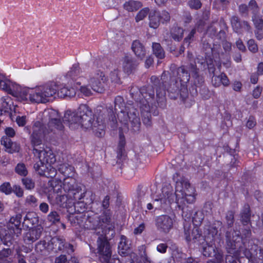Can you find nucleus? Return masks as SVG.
Wrapping results in <instances>:
<instances>
[{"mask_svg":"<svg viewBox=\"0 0 263 263\" xmlns=\"http://www.w3.org/2000/svg\"><path fill=\"white\" fill-rule=\"evenodd\" d=\"M196 196L195 189L187 179L181 178L176 181L175 192L171 184L163 185L161 193L147 204L146 209L154 211L161 209H166L175 202L179 208L183 210L187 204L195 202Z\"/></svg>","mask_w":263,"mask_h":263,"instance_id":"nucleus-1","label":"nucleus"},{"mask_svg":"<svg viewBox=\"0 0 263 263\" xmlns=\"http://www.w3.org/2000/svg\"><path fill=\"white\" fill-rule=\"evenodd\" d=\"M54 84L39 85L34 88L22 87L0 72V89L16 97L19 101L31 103H44L56 92Z\"/></svg>","mask_w":263,"mask_h":263,"instance_id":"nucleus-2","label":"nucleus"},{"mask_svg":"<svg viewBox=\"0 0 263 263\" xmlns=\"http://www.w3.org/2000/svg\"><path fill=\"white\" fill-rule=\"evenodd\" d=\"M63 121L72 129L79 127L85 130H92L99 137L105 134V124L99 119L95 121L91 109L86 105H81L76 112L67 111L64 116Z\"/></svg>","mask_w":263,"mask_h":263,"instance_id":"nucleus-3","label":"nucleus"},{"mask_svg":"<svg viewBox=\"0 0 263 263\" xmlns=\"http://www.w3.org/2000/svg\"><path fill=\"white\" fill-rule=\"evenodd\" d=\"M232 238L231 248L234 250V254L236 256H240L243 254L249 258L255 253L257 246L253 243L252 240H249L248 243L243 241L242 245L240 243L242 242V239L240 236L239 232H234Z\"/></svg>","mask_w":263,"mask_h":263,"instance_id":"nucleus-4","label":"nucleus"},{"mask_svg":"<svg viewBox=\"0 0 263 263\" xmlns=\"http://www.w3.org/2000/svg\"><path fill=\"white\" fill-rule=\"evenodd\" d=\"M43 122L48 121V126L49 130L54 133L62 131L64 126L60 120L58 112L53 109H47L42 113Z\"/></svg>","mask_w":263,"mask_h":263,"instance_id":"nucleus-5","label":"nucleus"},{"mask_svg":"<svg viewBox=\"0 0 263 263\" xmlns=\"http://www.w3.org/2000/svg\"><path fill=\"white\" fill-rule=\"evenodd\" d=\"M100 235L97 240V253L102 263H111L110 261L111 251L106 235H102L100 231H97Z\"/></svg>","mask_w":263,"mask_h":263,"instance_id":"nucleus-6","label":"nucleus"},{"mask_svg":"<svg viewBox=\"0 0 263 263\" xmlns=\"http://www.w3.org/2000/svg\"><path fill=\"white\" fill-rule=\"evenodd\" d=\"M87 81L92 90L101 93L107 85L108 79L102 71L96 70L90 73Z\"/></svg>","mask_w":263,"mask_h":263,"instance_id":"nucleus-7","label":"nucleus"},{"mask_svg":"<svg viewBox=\"0 0 263 263\" xmlns=\"http://www.w3.org/2000/svg\"><path fill=\"white\" fill-rule=\"evenodd\" d=\"M21 218L20 214H17L10 219L7 224L9 234H6L3 238H1L2 241L5 245H8V243L11 241L13 235L18 236L21 234L22 231V229L20 228Z\"/></svg>","mask_w":263,"mask_h":263,"instance_id":"nucleus-8","label":"nucleus"},{"mask_svg":"<svg viewBox=\"0 0 263 263\" xmlns=\"http://www.w3.org/2000/svg\"><path fill=\"white\" fill-rule=\"evenodd\" d=\"M44 123L42 121L41 122L37 121L33 124L31 141L33 148L40 146L42 144L43 140L46 134L51 132L49 128L45 129L43 126Z\"/></svg>","mask_w":263,"mask_h":263,"instance_id":"nucleus-9","label":"nucleus"},{"mask_svg":"<svg viewBox=\"0 0 263 263\" xmlns=\"http://www.w3.org/2000/svg\"><path fill=\"white\" fill-rule=\"evenodd\" d=\"M33 153L37 156L40 160V165L47 164H54L56 161L55 157L52 151L48 147H35L33 148Z\"/></svg>","mask_w":263,"mask_h":263,"instance_id":"nucleus-10","label":"nucleus"},{"mask_svg":"<svg viewBox=\"0 0 263 263\" xmlns=\"http://www.w3.org/2000/svg\"><path fill=\"white\" fill-rule=\"evenodd\" d=\"M149 26L151 28H157L160 23H164L170 20V15L168 12L164 10L161 12L152 11L148 15Z\"/></svg>","mask_w":263,"mask_h":263,"instance_id":"nucleus-11","label":"nucleus"},{"mask_svg":"<svg viewBox=\"0 0 263 263\" xmlns=\"http://www.w3.org/2000/svg\"><path fill=\"white\" fill-rule=\"evenodd\" d=\"M80 73L79 65L78 64H73L65 76L68 84L70 85L76 84L77 85L84 84L86 79L83 77H79Z\"/></svg>","mask_w":263,"mask_h":263,"instance_id":"nucleus-12","label":"nucleus"},{"mask_svg":"<svg viewBox=\"0 0 263 263\" xmlns=\"http://www.w3.org/2000/svg\"><path fill=\"white\" fill-rule=\"evenodd\" d=\"M63 189L65 192L68 193L69 197L72 199H80L79 196H77L79 191H81L80 187L76 184V180L73 178H66L64 179Z\"/></svg>","mask_w":263,"mask_h":263,"instance_id":"nucleus-13","label":"nucleus"},{"mask_svg":"<svg viewBox=\"0 0 263 263\" xmlns=\"http://www.w3.org/2000/svg\"><path fill=\"white\" fill-rule=\"evenodd\" d=\"M156 225L159 230L167 233L173 227V220L167 215H162L156 218Z\"/></svg>","mask_w":263,"mask_h":263,"instance_id":"nucleus-14","label":"nucleus"},{"mask_svg":"<svg viewBox=\"0 0 263 263\" xmlns=\"http://www.w3.org/2000/svg\"><path fill=\"white\" fill-rule=\"evenodd\" d=\"M112 230V225L110 223V217L109 214H105L102 216L101 221L99 222L98 228L96 229V233L97 231H100L102 235H106L107 232Z\"/></svg>","mask_w":263,"mask_h":263,"instance_id":"nucleus-15","label":"nucleus"},{"mask_svg":"<svg viewBox=\"0 0 263 263\" xmlns=\"http://www.w3.org/2000/svg\"><path fill=\"white\" fill-rule=\"evenodd\" d=\"M51 84H54L55 85V88H56V92L52 96H51L49 100L47 101V102L49 101L55 95H56L57 93H58V95L59 97L60 98H66V97H69V98H71V97H73L74 96H75L76 94V89L73 88V87H63L62 88H60V89L58 91V87L57 86V84L54 83V82H51V83H47V84H44V85H50ZM46 102H45V103H46ZM45 103V102L44 103Z\"/></svg>","mask_w":263,"mask_h":263,"instance_id":"nucleus-16","label":"nucleus"},{"mask_svg":"<svg viewBox=\"0 0 263 263\" xmlns=\"http://www.w3.org/2000/svg\"><path fill=\"white\" fill-rule=\"evenodd\" d=\"M52 164H47L40 165L39 163H36L34 167L36 171L41 175L48 176L50 177H54L57 174V171L51 165Z\"/></svg>","mask_w":263,"mask_h":263,"instance_id":"nucleus-17","label":"nucleus"},{"mask_svg":"<svg viewBox=\"0 0 263 263\" xmlns=\"http://www.w3.org/2000/svg\"><path fill=\"white\" fill-rule=\"evenodd\" d=\"M172 76L174 77L177 76L183 87H186V84L189 81L190 76L183 67L172 70Z\"/></svg>","mask_w":263,"mask_h":263,"instance_id":"nucleus-18","label":"nucleus"},{"mask_svg":"<svg viewBox=\"0 0 263 263\" xmlns=\"http://www.w3.org/2000/svg\"><path fill=\"white\" fill-rule=\"evenodd\" d=\"M133 124L134 126L139 127L140 124V118L138 116V112L135 109H133L132 111L127 112V115L125 112L124 115H122L121 117L119 119L121 122H126L127 120Z\"/></svg>","mask_w":263,"mask_h":263,"instance_id":"nucleus-19","label":"nucleus"},{"mask_svg":"<svg viewBox=\"0 0 263 263\" xmlns=\"http://www.w3.org/2000/svg\"><path fill=\"white\" fill-rule=\"evenodd\" d=\"M212 83L215 87H218L222 85L224 86H228L230 84V81L224 73L219 75H213L212 78Z\"/></svg>","mask_w":263,"mask_h":263,"instance_id":"nucleus-20","label":"nucleus"},{"mask_svg":"<svg viewBox=\"0 0 263 263\" xmlns=\"http://www.w3.org/2000/svg\"><path fill=\"white\" fill-rule=\"evenodd\" d=\"M182 89H185V87H183L182 85L172 76L171 81L167 87V91L170 93L178 96L180 90Z\"/></svg>","mask_w":263,"mask_h":263,"instance_id":"nucleus-21","label":"nucleus"},{"mask_svg":"<svg viewBox=\"0 0 263 263\" xmlns=\"http://www.w3.org/2000/svg\"><path fill=\"white\" fill-rule=\"evenodd\" d=\"M1 143L5 147L6 151L9 153L12 154L19 151V145L15 143H13L11 140L7 137L4 136L2 138Z\"/></svg>","mask_w":263,"mask_h":263,"instance_id":"nucleus-22","label":"nucleus"},{"mask_svg":"<svg viewBox=\"0 0 263 263\" xmlns=\"http://www.w3.org/2000/svg\"><path fill=\"white\" fill-rule=\"evenodd\" d=\"M42 230L41 228H33L29 230L25 236V240L34 242L40 238Z\"/></svg>","mask_w":263,"mask_h":263,"instance_id":"nucleus-23","label":"nucleus"},{"mask_svg":"<svg viewBox=\"0 0 263 263\" xmlns=\"http://www.w3.org/2000/svg\"><path fill=\"white\" fill-rule=\"evenodd\" d=\"M132 48L136 55L141 60L145 55L144 47L139 41H134Z\"/></svg>","mask_w":263,"mask_h":263,"instance_id":"nucleus-24","label":"nucleus"},{"mask_svg":"<svg viewBox=\"0 0 263 263\" xmlns=\"http://www.w3.org/2000/svg\"><path fill=\"white\" fill-rule=\"evenodd\" d=\"M138 92L141 94L144 99V100L143 99H140L139 101L141 104L145 106V110L146 111H148L149 108L148 100L152 99L154 97L155 93L154 90H150V91L148 93H144V89H142L139 91Z\"/></svg>","mask_w":263,"mask_h":263,"instance_id":"nucleus-25","label":"nucleus"},{"mask_svg":"<svg viewBox=\"0 0 263 263\" xmlns=\"http://www.w3.org/2000/svg\"><path fill=\"white\" fill-rule=\"evenodd\" d=\"M142 6V3L140 1L129 0L124 4L123 8L128 12H134L137 11Z\"/></svg>","mask_w":263,"mask_h":263,"instance_id":"nucleus-26","label":"nucleus"},{"mask_svg":"<svg viewBox=\"0 0 263 263\" xmlns=\"http://www.w3.org/2000/svg\"><path fill=\"white\" fill-rule=\"evenodd\" d=\"M137 65L136 62L133 61V58L130 56H125L123 61V69L126 73H129Z\"/></svg>","mask_w":263,"mask_h":263,"instance_id":"nucleus-27","label":"nucleus"},{"mask_svg":"<svg viewBox=\"0 0 263 263\" xmlns=\"http://www.w3.org/2000/svg\"><path fill=\"white\" fill-rule=\"evenodd\" d=\"M58 170L67 178H71V177L74 173V167L67 163L60 164L58 166Z\"/></svg>","mask_w":263,"mask_h":263,"instance_id":"nucleus-28","label":"nucleus"},{"mask_svg":"<svg viewBox=\"0 0 263 263\" xmlns=\"http://www.w3.org/2000/svg\"><path fill=\"white\" fill-rule=\"evenodd\" d=\"M184 234L185 236V239L186 241H190L192 240H196L199 239L201 234L199 233V231L197 228H195L193 229L192 232L190 230H184Z\"/></svg>","mask_w":263,"mask_h":263,"instance_id":"nucleus-29","label":"nucleus"},{"mask_svg":"<svg viewBox=\"0 0 263 263\" xmlns=\"http://www.w3.org/2000/svg\"><path fill=\"white\" fill-rule=\"evenodd\" d=\"M51 243L53 246V249L55 251H61L65 247L64 240L60 237H54L51 240Z\"/></svg>","mask_w":263,"mask_h":263,"instance_id":"nucleus-30","label":"nucleus"},{"mask_svg":"<svg viewBox=\"0 0 263 263\" xmlns=\"http://www.w3.org/2000/svg\"><path fill=\"white\" fill-rule=\"evenodd\" d=\"M112 85L116 86V85L121 83V80L119 74V70L118 69H114L111 71L109 75V79Z\"/></svg>","mask_w":263,"mask_h":263,"instance_id":"nucleus-31","label":"nucleus"},{"mask_svg":"<svg viewBox=\"0 0 263 263\" xmlns=\"http://www.w3.org/2000/svg\"><path fill=\"white\" fill-rule=\"evenodd\" d=\"M124 103L123 98L120 96L117 97L115 99V110L116 111L115 113H117L118 110L117 107H118L119 109H121L120 112L118 113V119H120L122 115H124L125 111L122 108L124 107Z\"/></svg>","mask_w":263,"mask_h":263,"instance_id":"nucleus-32","label":"nucleus"},{"mask_svg":"<svg viewBox=\"0 0 263 263\" xmlns=\"http://www.w3.org/2000/svg\"><path fill=\"white\" fill-rule=\"evenodd\" d=\"M152 48L153 53L158 59H162L165 57V52L159 43H153Z\"/></svg>","mask_w":263,"mask_h":263,"instance_id":"nucleus-33","label":"nucleus"},{"mask_svg":"<svg viewBox=\"0 0 263 263\" xmlns=\"http://www.w3.org/2000/svg\"><path fill=\"white\" fill-rule=\"evenodd\" d=\"M129 249V247L127 238L125 236H122L118 245L119 252L122 255H125Z\"/></svg>","mask_w":263,"mask_h":263,"instance_id":"nucleus-34","label":"nucleus"},{"mask_svg":"<svg viewBox=\"0 0 263 263\" xmlns=\"http://www.w3.org/2000/svg\"><path fill=\"white\" fill-rule=\"evenodd\" d=\"M251 214L250 208L248 205H246L244 209L240 213V220L244 224H247L250 221Z\"/></svg>","mask_w":263,"mask_h":263,"instance_id":"nucleus-35","label":"nucleus"},{"mask_svg":"<svg viewBox=\"0 0 263 263\" xmlns=\"http://www.w3.org/2000/svg\"><path fill=\"white\" fill-rule=\"evenodd\" d=\"M38 221V218L34 212L28 213L24 219V222L27 225H34Z\"/></svg>","mask_w":263,"mask_h":263,"instance_id":"nucleus-36","label":"nucleus"},{"mask_svg":"<svg viewBox=\"0 0 263 263\" xmlns=\"http://www.w3.org/2000/svg\"><path fill=\"white\" fill-rule=\"evenodd\" d=\"M232 26L236 33H241L242 21L240 22L238 17L233 16L231 19Z\"/></svg>","mask_w":263,"mask_h":263,"instance_id":"nucleus-37","label":"nucleus"},{"mask_svg":"<svg viewBox=\"0 0 263 263\" xmlns=\"http://www.w3.org/2000/svg\"><path fill=\"white\" fill-rule=\"evenodd\" d=\"M183 30L182 28L175 27L172 32V37L176 41H179L183 37Z\"/></svg>","mask_w":263,"mask_h":263,"instance_id":"nucleus-38","label":"nucleus"},{"mask_svg":"<svg viewBox=\"0 0 263 263\" xmlns=\"http://www.w3.org/2000/svg\"><path fill=\"white\" fill-rule=\"evenodd\" d=\"M149 9L148 7H145L140 10L137 14L135 17L136 22L143 20L148 14H149Z\"/></svg>","mask_w":263,"mask_h":263,"instance_id":"nucleus-39","label":"nucleus"},{"mask_svg":"<svg viewBox=\"0 0 263 263\" xmlns=\"http://www.w3.org/2000/svg\"><path fill=\"white\" fill-rule=\"evenodd\" d=\"M252 20L256 29H263V20L261 16L257 15H254Z\"/></svg>","mask_w":263,"mask_h":263,"instance_id":"nucleus-40","label":"nucleus"},{"mask_svg":"<svg viewBox=\"0 0 263 263\" xmlns=\"http://www.w3.org/2000/svg\"><path fill=\"white\" fill-rule=\"evenodd\" d=\"M15 171L19 175L25 176L28 174L27 170L24 163H20L17 164Z\"/></svg>","mask_w":263,"mask_h":263,"instance_id":"nucleus-41","label":"nucleus"},{"mask_svg":"<svg viewBox=\"0 0 263 263\" xmlns=\"http://www.w3.org/2000/svg\"><path fill=\"white\" fill-rule=\"evenodd\" d=\"M25 204L31 207H35L37 205V199L32 195H28L25 199Z\"/></svg>","mask_w":263,"mask_h":263,"instance_id":"nucleus-42","label":"nucleus"},{"mask_svg":"<svg viewBox=\"0 0 263 263\" xmlns=\"http://www.w3.org/2000/svg\"><path fill=\"white\" fill-rule=\"evenodd\" d=\"M47 219L52 223H55L60 221V216L55 211H51L47 216Z\"/></svg>","mask_w":263,"mask_h":263,"instance_id":"nucleus-43","label":"nucleus"},{"mask_svg":"<svg viewBox=\"0 0 263 263\" xmlns=\"http://www.w3.org/2000/svg\"><path fill=\"white\" fill-rule=\"evenodd\" d=\"M22 181L27 190H31L34 189L35 183L31 179L29 178H23Z\"/></svg>","mask_w":263,"mask_h":263,"instance_id":"nucleus-44","label":"nucleus"},{"mask_svg":"<svg viewBox=\"0 0 263 263\" xmlns=\"http://www.w3.org/2000/svg\"><path fill=\"white\" fill-rule=\"evenodd\" d=\"M68 197V195H58L56 197V202L60 206H65L67 204Z\"/></svg>","mask_w":263,"mask_h":263,"instance_id":"nucleus-45","label":"nucleus"},{"mask_svg":"<svg viewBox=\"0 0 263 263\" xmlns=\"http://www.w3.org/2000/svg\"><path fill=\"white\" fill-rule=\"evenodd\" d=\"M1 101L2 107L5 111L10 108L11 100V98L9 96H6L2 97Z\"/></svg>","mask_w":263,"mask_h":263,"instance_id":"nucleus-46","label":"nucleus"},{"mask_svg":"<svg viewBox=\"0 0 263 263\" xmlns=\"http://www.w3.org/2000/svg\"><path fill=\"white\" fill-rule=\"evenodd\" d=\"M0 191L6 195H9L11 193L12 189L10 183L5 182L0 186Z\"/></svg>","mask_w":263,"mask_h":263,"instance_id":"nucleus-47","label":"nucleus"},{"mask_svg":"<svg viewBox=\"0 0 263 263\" xmlns=\"http://www.w3.org/2000/svg\"><path fill=\"white\" fill-rule=\"evenodd\" d=\"M212 257H214L215 263H221L223 260V254L219 249H216Z\"/></svg>","mask_w":263,"mask_h":263,"instance_id":"nucleus-48","label":"nucleus"},{"mask_svg":"<svg viewBox=\"0 0 263 263\" xmlns=\"http://www.w3.org/2000/svg\"><path fill=\"white\" fill-rule=\"evenodd\" d=\"M217 248L212 246H209L204 248L203 255L208 257H212Z\"/></svg>","mask_w":263,"mask_h":263,"instance_id":"nucleus-49","label":"nucleus"},{"mask_svg":"<svg viewBox=\"0 0 263 263\" xmlns=\"http://www.w3.org/2000/svg\"><path fill=\"white\" fill-rule=\"evenodd\" d=\"M188 5L191 9L197 10L201 8L202 4L199 0H190Z\"/></svg>","mask_w":263,"mask_h":263,"instance_id":"nucleus-50","label":"nucleus"},{"mask_svg":"<svg viewBox=\"0 0 263 263\" xmlns=\"http://www.w3.org/2000/svg\"><path fill=\"white\" fill-rule=\"evenodd\" d=\"M227 223L229 227H231L234 223V212L232 211H228L226 216Z\"/></svg>","mask_w":263,"mask_h":263,"instance_id":"nucleus-51","label":"nucleus"},{"mask_svg":"<svg viewBox=\"0 0 263 263\" xmlns=\"http://www.w3.org/2000/svg\"><path fill=\"white\" fill-rule=\"evenodd\" d=\"M248 48L250 51L252 52H256L258 50V47L256 44L255 43L254 40H250L248 42Z\"/></svg>","mask_w":263,"mask_h":263,"instance_id":"nucleus-52","label":"nucleus"},{"mask_svg":"<svg viewBox=\"0 0 263 263\" xmlns=\"http://www.w3.org/2000/svg\"><path fill=\"white\" fill-rule=\"evenodd\" d=\"M85 84H83L84 86H81L79 89L80 91L85 96H90L92 94L91 90L87 86H85Z\"/></svg>","mask_w":263,"mask_h":263,"instance_id":"nucleus-53","label":"nucleus"},{"mask_svg":"<svg viewBox=\"0 0 263 263\" xmlns=\"http://www.w3.org/2000/svg\"><path fill=\"white\" fill-rule=\"evenodd\" d=\"M166 76V72H163L161 75V81H162L161 82H160V80H159L158 79V78L156 76H153L151 77V80L153 83H154V84L155 85H156V84L158 83V82H159V83L160 84L162 83V84L163 85L164 79V77H165Z\"/></svg>","mask_w":263,"mask_h":263,"instance_id":"nucleus-54","label":"nucleus"},{"mask_svg":"<svg viewBox=\"0 0 263 263\" xmlns=\"http://www.w3.org/2000/svg\"><path fill=\"white\" fill-rule=\"evenodd\" d=\"M248 7L253 12H257L258 10V5L255 0H251L249 2Z\"/></svg>","mask_w":263,"mask_h":263,"instance_id":"nucleus-55","label":"nucleus"},{"mask_svg":"<svg viewBox=\"0 0 263 263\" xmlns=\"http://www.w3.org/2000/svg\"><path fill=\"white\" fill-rule=\"evenodd\" d=\"M203 219V216L201 212H196L194 216L193 217V221L196 222L198 223H201Z\"/></svg>","mask_w":263,"mask_h":263,"instance_id":"nucleus-56","label":"nucleus"},{"mask_svg":"<svg viewBox=\"0 0 263 263\" xmlns=\"http://www.w3.org/2000/svg\"><path fill=\"white\" fill-rule=\"evenodd\" d=\"M16 122L18 126H24L26 123V117L23 116H17L16 118Z\"/></svg>","mask_w":263,"mask_h":263,"instance_id":"nucleus-57","label":"nucleus"},{"mask_svg":"<svg viewBox=\"0 0 263 263\" xmlns=\"http://www.w3.org/2000/svg\"><path fill=\"white\" fill-rule=\"evenodd\" d=\"M13 190L14 193L18 197H22L23 196V190L20 186H14Z\"/></svg>","mask_w":263,"mask_h":263,"instance_id":"nucleus-58","label":"nucleus"},{"mask_svg":"<svg viewBox=\"0 0 263 263\" xmlns=\"http://www.w3.org/2000/svg\"><path fill=\"white\" fill-rule=\"evenodd\" d=\"M11 254V250L10 249H4L0 252V258L3 259L8 257Z\"/></svg>","mask_w":263,"mask_h":263,"instance_id":"nucleus-59","label":"nucleus"},{"mask_svg":"<svg viewBox=\"0 0 263 263\" xmlns=\"http://www.w3.org/2000/svg\"><path fill=\"white\" fill-rule=\"evenodd\" d=\"M145 229V224L144 223H141L138 227H136L134 231V233L135 235H139L142 233V232Z\"/></svg>","mask_w":263,"mask_h":263,"instance_id":"nucleus-60","label":"nucleus"},{"mask_svg":"<svg viewBox=\"0 0 263 263\" xmlns=\"http://www.w3.org/2000/svg\"><path fill=\"white\" fill-rule=\"evenodd\" d=\"M255 125H256V121H255V119L252 117H250L248 119L247 122L246 123L247 127L250 129H251L253 127H254L255 126Z\"/></svg>","mask_w":263,"mask_h":263,"instance_id":"nucleus-61","label":"nucleus"},{"mask_svg":"<svg viewBox=\"0 0 263 263\" xmlns=\"http://www.w3.org/2000/svg\"><path fill=\"white\" fill-rule=\"evenodd\" d=\"M167 249V246L166 243H160L157 247V250L161 253H164L166 252Z\"/></svg>","mask_w":263,"mask_h":263,"instance_id":"nucleus-62","label":"nucleus"},{"mask_svg":"<svg viewBox=\"0 0 263 263\" xmlns=\"http://www.w3.org/2000/svg\"><path fill=\"white\" fill-rule=\"evenodd\" d=\"M5 134L9 137H13L15 135V132L13 128L9 127L5 129Z\"/></svg>","mask_w":263,"mask_h":263,"instance_id":"nucleus-63","label":"nucleus"},{"mask_svg":"<svg viewBox=\"0 0 263 263\" xmlns=\"http://www.w3.org/2000/svg\"><path fill=\"white\" fill-rule=\"evenodd\" d=\"M40 210L44 213H47L49 211V205L47 203L42 202L39 206Z\"/></svg>","mask_w":263,"mask_h":263,"instance_id":"nucleus-64","label":"nucleus"}]
</instances>
